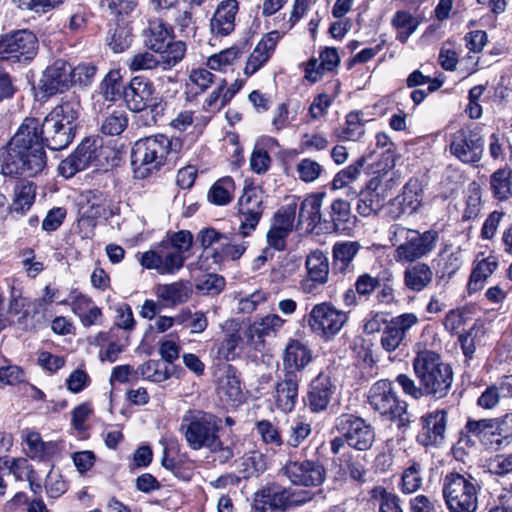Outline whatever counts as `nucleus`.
<instances>
[{"label":"nucleus","instance_id":"17","mask_svg":"<svg viewBox=\"0 0 512 512\" xmlns=\"http://www.w3.org/2000/svg\"><path fill=\"white\" fill-rule=\"evenodd\" d=\"M305 269L300 288L305 294H316L329 281L330 264L326 253L320 249L311 251L306 256Z\"/></svg>","mask_w":512,"mask_h":512},{"label":"nucleus","instance_id":"15","mask_svg":"<svg viewBox=\"0 0 512 512\" xmlns=\"http://www.w3.org/2000/svg\"><path fill=\"white\" fill-rule=\"evenodd\" d=\"M287 480L297 486L316 487L325 478V470L318 460H288L280 469Z\"/></svg>","mask_w":512,"mask_h":512},{"label":"nucleus","instance_id":"49","mask_svg":"<svg viewBox=\"0 0 512 512\" xmlns=\"http://www.w3.org/2000/svg\"><path fill=\"white\" fill-rule=\"evenodd\" d=\"M135 375L155 383H161L170 377L167 367L156 360H148L139 365Z\"/></svg>","mask_w":512,"mask_h":512},{"label":"nucleus","instance_id":"8","mask_svg":"<svg viewBox=\"0 0 512 512\" xmlns=\"http://www.w3.org/2000/svg\"><path fill=\"white\" fill-rule=\"evenodd\" d=\"M368 403L371 408L391 421H398V426H407L410 417L407 403L400 400L393 383L388 379L375 382L368 392Z\"/></svg>","mask_w":512,"mask_h":512},{"label":"nucleus","instance_id":"3","mask_svg":"<svg viewBox=\"0 0 512 512\" xmlns=\"http://www.w3.org/2000/svg\"><path fill=\"white\" fill-rule=\"evenodd\" d=\"M221 424L222 420L212 413L190 409L183 415L179 430L192 450L222 451L228 459L233 454L230 448L223 447L218 435Z\"/></svg>","mask_w":512,"mask_h":512},{"label":"nucleus","instance_id":"63","mask_svg":"<svg viewBox=\"0 0 512 512\" xmlns=\"http://www.w3.org/2000/svg\"><path fill=\"white\" fill-rule=\"evenodd\" d=\"M312 432L311 424L303 420H295L291 424L287 445L298 447Z\"/></svg>","mask_w":512,"mask_h":512},{"label":"nucleus","instance_id":"1","mask_svg":"<svg viewBox=\"0 0 512 512\" xmlns=\"http://www.w3.org/2000/svg\"><path fill=\"white\" fill-rule=\"evenodd\" d=\"M71 128L45 117L40 127L35 118H26L0 156V173L32 177L46 165L43 143L51 150H62L73 140Z\"/></svg>","mask_w":512,"mask_h":512},{"label":"nucleus","instance_id":"28","mask_svg":"<svg viewBox=\"0 0 512 512\" xmlns=\"http://www.w3.org/2000/svg\"><path fill=\"white\" fill-rule=\"evenodd\" d=\"M312 360L311 350L299 340L291 339L284 350L283 365L286 371H301Z\"/></svg>","mask_w":512,"mask_h":512},{"label":"nucleus","instance_id":"14","mask_svg":"<svg viewBox=\"0 0 512 512\" xmlns=\"http://www.w3.org/2000/svg\"><path fill=\"white\" fill-rule=\"evenodd\" d=\"M335 428L350 447L359 451L368 450L375 440L373 427L363 418L353 414H342L337 417Z\"/></svg>","mask_w":512,"mask_h":512},{"label":"nucleus","instance_id":"35","mask_svg":"<svg viewBox=\"0 0 512 512\" xmlns=\"http://www.w3.org/2000/svg\"><path fill=\"white\" fill-rule=\"evenodd\" d=\"M80 109V102L75 97H71L56 106L46 117L71 128V132L75 134Z\"/></svg>","mask_w":512,"mask_h":512},{"label":"nucleus","instance_id":"20","mask_svg":"<svg viewBox=\"0 0 512 512\" xmlns=\"http://www.w3.org/2000/svg\"><path fill=\"white\" fill-rule=\"evenodd\" d=\"M414 313H403L392 317L384 327L380 344L386 352H393L399 348L406 338L407 332L418 323Z\"/></svg>","mask_w":512,"mask_h":512},{"label":"nucleus","instance_id":"34","mask_svg":"<svg viewBox=\"0 0 512 512\" xmlns=\"http://www.w3.org/2000/svg\"><path fill=\"white\" fill-rule=\"evenodd\" d=\"M360 249L361 245L357 241L336 242L332 247L334 269L345 274L350 269Z\"/></svg>","mask_w":512,"mask_h":512},{"label":"nucleus","instance_id":"58","mask_svg":"<svg viewBox=\"0 0 512 512\" xmlns=\"http://www.w3.org/2000/svg\"><path fill=\"white\" fill-rule=\"evenodd\" d=\"M3 471L7 474H13L16 480L31 481L33 470L30 464L24 458L14 459L11 463L8 460L1 459Z\"/></svg>","mask_w":512,"mask_h":512},{"label":"nucleus","instance_id":"48","mask_svg":"<svg viewBox=\"0 0 512 512\" xmlns=\"http://www.w3.org/2000/svg\"><path fill=\"white\" fill-rule=\"evenodd\" d=\"M298 201L299 199L294 196L288 198L286 204L283 205L275 214L272 225L291 232L298 209Z\"/></svg>","mask_w":512,"mask_h":512},{"label":"nucleus","instance_id":"50","mask_svg":"<svg viewBox=\"0 0 512 512\" xmlns=\"http://www.w3.org/2000/svg\"><path fill=\"white\" fill-rule=\"evenodd\" d=\"M164 60L165 57L161 55L155 56L149 51H143L133 55L129 59L128 66L133 71L153 70L158 67L165 71V65L162 63Z\"/></svg>","mask_w":512,"mask_h":512},{"label":"nucleus","instance_id":"26","mask_svg":"<svg viewBox=\"0 0 512 512\" xmlns=\"http://www.w3.org/2000/svg\"><path fill=\"white\" fill-rule=\"evenodd\" d=\"M281 38V32L273 30L267 33L250 54L244 73L250 76L257 72L271 57Z\"/></svg>","mask_w":512,"mask_h":512},{"label":"nucleus","instance_id":"32","mask_svg":"<svg viewBox=\"0 0 512 512\" xmlns=\"http://www.w3.org/2000/svg\"><path fill=\"white\" fill-rule=\"evenodd\" d=\"M333 231L349 235L355 226V218L351 215L350 204L343 199H336L331 204L330 212Z\"/></svg>","mask_w":512,"mask_h":512},{"label":"nucleus","instance_id":"5","mask_svg":"<svg viewBox=\"0 0 512 512\" xmlns=\"http://www.w3.org/2000/svg\"><path fill=\"white\" fill-rule=\"evenodd\" d=\"M437 233L409 229L400 225L390 228V241L396 247L394 259L398 263H411L427 256L436 246Z\"/></svg>","mask_w":512,"mask_h":512},{"label":"nucleus","instance_id":"40","mask_svg":"<svg viewBox=\"0 0 512 512\" xmlns=\"http://www.w3.org/2000/svg\"><path fill=\"white\" fill-rule=\"evenodd\" d=\"M369 503H371L372 509L378 507L379 512H402L399 497L381 486L371 490Z\"/></svg>","mask_w":512,"mask_h":512},{"label":"nucleus","instance_id":"36","mask_svg":"<svg viewBox=\"0 0 512 512\" xmlns=\"http://www.w3.org/2000/svg\"><path fill=\"white\" fill-rule=\"evenodd\" d=\"M80 213L83 218L97 219L102 217L107 208L105 197L96 191H87L80 199Z\"/></svg>","mask_w":512,"mask_h":512},{"label":"nucleus","instance_id":"43","mask_svg":"<svg viewBox=\"0 0 512 512\" xmlns=\"http://www.w3.org/2000/svg\"><path fill=\"white\" fill-rule=\"evenodd\" d=\"M363 113L350 112L346 116L345 126L339 131L338 138L344 141H358L364 135Z\"/></svg>","mask_w":512,"mask_h":512},{"label":"nucleus","instance_id":"45","mask_svg":"<svg viewBox=\"0 0 512 512\" xmlns=\"http://www.w3.org/2000/svg\"><path fill=\"white\" fill-rule=\"evenodd\" d=\"M511 171L498 169L490 176V189L498 200H506L511 194Z\"/></svg>","mask_w":512,"mask_h":512},{"label":"nucleus","instance_id":"53","mask_svg":"<svg viewBox=\"0 0 512 512\" xmlns=\"http://www.w3.org/2000/svg\"><path fill=\"white\" fill-rule=\"evenodd\" d=\"M127 123L128 119L123 110H113L103 119L101 131L106 135H119L125 130Z\"/></svg>","mask_w":512,"mask_h":512},{"label":"nucleus","instance_id":"30","mask_svg":"<svg viewBox=\"0 0 512 512\" xmlns=\"http://www.w3.org/2000/svg\"><path fill=\"white\" fill-rule=\"evenodd\" d=\"M340 57L336 48L326 47L319 59H311L306 68V77L310 81H318L326 71H332L339 65Z\"/></svg>","mask_w":512,"mask_h":512},{"label":"nucleus","instance_id":"16","mask_svg":"<svg viewBox=\"0 0 512 512\" xmlns=\"http://www.w3.org/2000/svg\"><path fill=\"white\" fill-rule=\"evenodd\" d=\"M263 214V195L257 187H245L238 200L239 231L248 236L255 230Z\"/></svg>","mask_w":512,"mask_h":512},{"label":"nucleus","instance_id":"37","mask_svg":"<svg viewBox=\"0 0 512 512\" xmlns=\"http://www.w3.org/2000/svg\"><path fill=\"white\" fill-rule=\"evenodd\" d=\"M498 265L497 258L492 255L479 261L470 275L468 282L469 291L477 292L482 289L485 281L495 272Z\"/></svg>","mask_w":512,"mask_h":512},{"label":"nucleus","instance_id":"64","mask_svg":"<svg viewBox=\"0 0 512 512\" xmlns=\"http://www.w3.org/2000/svg\"><path fill=\"white\" fill-rule=\"evenodd\" d=\"M487 467L490 473L499 476L512 473V453L495 455L488 460Z\"/></svg>","mask_w":512,"mask_h":512},{"label":"nucleus","instance_id":"4","mask_svg":"<svg viewBox=\"0 0 512 512\" xmlns=\"http://www.w3.org/2000/svg\"><path fill=\"white\" fill-rule=\"evenodd\" d=\"M413 370L425 395L436 399L447 396L453 383V371L439 354L427 349L417 351Z\"/></svg>","mask_w":512,"mask_h":512},{"label":"nucleus","instance_id":"46","mask_svg":"<svg viewBox=\"0 0 512 512\" xmlns=\"http://www.w3.org/2000/svg\"><path fill=\"white\" fill-rule=\"evenodd\" d=\"M423 483V467L413 460L403 471L401 477V490L404 493H413L421 488Z\"/></svg>","mask_w":512,"mask_h":512},{"label":"nucleus","instance_id":"56","mask_svg":"<svg viewBox=\"0 0 512 512\" xmlns=\"http://www.w3.org/2000/svg\"><path fill=\"white\" fill-rule=\"evenodd\" d=\"M383 197H380V192H365L359 197L357 204V211L362 216H369L377 213L383 206Z\"/></svg>","mask_w":512,"mask_h":512},{"label":"nucleus","instance_id":"29","mask_svg":"<svg viewBox=\"0 0 512 512\" xmlns=\"http://www.w3.org/2000/svg\"><path fill=\"white\" fill-rule=\"evenodd\" d=\"M191 292L188 283L183 280L158 284L154 288L158 300L171 307L185 303L190 298Z\"/></svg>","mask_w":512,"mask_h":512},{"label":"nucleus","instance_id":"18","mask_svg":"<svg viewBox=\"0 0 512 512\" xmlns=\"http://www.w3.org/2000/svg\"><path fill=\"white\" fill-rule=\"evenodd\" d=\"M286 320L278 314H267L251 322L243 332V338L250 348L260 351L264 348L267 337H275Z\"/></svg>","mask_w":512,"mask_h":512},{"label":"nucleus","instance_id":"2","mask_svg":"<svg viewBox=\"0 0 512 512\" xmlns=\"http://www.w3.org/2000/svg\"><path fill=\"white\" fill-rule=\"evenodd\" d=\"M193 245V235L188 230L167 233L166 237L149 250L140 254L142 268L155 270L160 275H174L186 261V253Z\"/></svg>","mask_w":512,"mask_h":512},{"label":"nucleus","instance_id":"24","mask_svg":"<svg viewBox=\"0 0 512 512\" xmlns=\"http://www.w3.org/2000/svg\"><path fill=\"white\" fill-rule=\"evenodd\" d=\"M239 11L237 0H223L215 8L210 20V31L213 35L224 37L235 29L236 16Z\"/></svg>","mask_w":512,"mask_h":512},{"label":"nucleus","instance_id":"51","mask_svg":"<svg viewBox=\"0 0 512 512\" xmlns=\"http://www.w3.org/2000/svg\"><path fill=\"white\" fill-rule=\"evenodd\" d=\"M439 265L447 276L454 275L463 264V254L460 248H445L439 255Z\"/></svg>","mask_w":512,"mask_h":512},{"label":"nucleus","instance_id":"21","mask_svg":"<svg viewBox=\"0 0 512 512\" xmlns=\"http://www.w3.org/2000/svg\"><path fill=\"white\" fill-rule=\"evenodd\" d=\"M302 502L303 500L296 499L285 488L270 485L255 493L253 506L256 512H267L268 510H284Z\"/></svg>","mask_w":512,"mask_h":512},{"label":"nucleus","instance_id":"6","mask_svg":"<svg viewBox=\"0 0 512 512\" xmlns=\"http://www.w3.org/2000/svg\"><path fill=\"white\" fill-rule=\"evenodd\" d=\"M143 36L144 44L150 51L165 57L162 61L164 70H170L184 58L186 44L180 40L175 41L172 27L161 19L149 21Z\"/></svg>","mask_w":512,"mask_h":512},{"label":"nucleus","instance_id":"9","mask_svg":"<svg viewBox=\"0 0 512 512\" xmlns=\"http://www.w3.org/2000/svg\"><path fill=\"white\" fill-rule=\"evenodd\" d=\"M306 321L312 333L329 341L342 330L348 321V314L330 302H322L312 307Z\"/></svg>","mask_w":512,"mask_h":512},{"label":"nucleus","instance_id":"39","mask_svg":"<svg viewBox=\"0 0 512 512\" xmlns=\"http://www.w3.org/2000/svg\"><path fill=\"white\" fill-rule=\"evenodd\" d=\"M219 393L232 404L241 403L244 399L241 382L232 368H229L220 380Z\"/></svg>","mask_w":512,"mask_h":512},{"label":"nucleus","instance_id":"54","mask_svg":"<svg viewBox=\"0 0 512 512\" xmlns=\"http://www.w3.org/2000/svg\"><path fill=\"white\" fill-rule=\"evenodd\" d=\"M107 41L113 52L121 53L128 49L132 43L131 30L126 26L117 25L109 32Z\"/></svg>","mask_w":512,"mask_h":512},{"label":"nucleus","instance_id":"19","mask_svg":"<svg viewBox=\"0 0 512 512\" xmlns=\"http://www.w3.org/2000/svg\"><path fill=\"white\" fill-rule=\"evenodd\" d=\"M70 73L73 71L69 63L62 59L56 60L44 70L39 80V90L47 97L63 92L72 85Z\"/></svg>","mask_w":512,"mask_h":512},{"label":"nucleus","instance_id":"33","mask_svg":"<svg viewBox=\"0 0 512 512\" xmlns=\"http://www.w3.org/2000/svg\"><path fill=\"white\" fill-rule=\"evenodd\" d=\"M324 193L307 196L300 205L298 223H307V228L313 230L322 221L321 207Z\"/></svg>","mask_w":512,"mask_h":512},{"label":"nucleus","instance_id":"27","mask_svg":"<svg viewBox=\"0 0 512 512\" xmlns=\"http://www.w3.org/2000/svg\"><path fill=\"white\" fill-rule=\"evenodd\" d=\"M107 152L108 148L103 146L102 138L88 137L78 145L74 154L86 169L92 164L96 167L102 166V159L107 160L108 158Z\"/></svg>","mask_w":512,"mask_h":512},{"label":"nucleus","instance_id":"12","mask_svg":"<svg viewBox=\"0 0 512 512\" xmlns=\"http://www.w3.org/2000/svg\"><path fill=\"white\" fill-rule=\"evenodd\" d=\"M37 51V38L27 30L0 36V61L27 63Z\"/></svg>","mask_w":512,"mask_h":512},{"label":"nucleus","instance_id":"55","mask_svg":"<svg viewBox=\"0 0 512 512\" xmlns=\"http://www.w3.org/2000/svg\"><path fill=\"white\" fill-rule=\"evenodd\" d=\"M323 171V166L310 158L302 159L296 165L297 176L305 183L315 182L319 179Z\"/></svg>","mask_w":512,"mask_h":512},{"label":"nucleus","instance_id":"23","mask_svg":"<svg viewBox=\"0 0 512 512\" xmlns=\"http://www.w3.org/2000/svg\"><path fill=\"white\" fill-rule=\"evenodd\" d=\"M422 429L417 440L424 446H433L443 443L448 422L445 410H435L421 418Z\"/></svg>","mask_w":512,"mask_h":512},{"label":"nucleus","instance_id":"61","mask_svg":"<svg viewBox=\"0 0 512 512\" xmlns=\"http://www.w3.org/2000/svg\"><path fill=\"white\" fill-rule=\"evenodd\" d=\"M239 51L237 48L231 47L220 51L219 53H215L211 55L207 59V67L211 70L221 71L224 70L227 66L233 64V62L238 58Z\"/></svg>","mask_w":512,"mask_h":512},{"label":"nucleus","instance_id":"59","mask_svg":"<svg viewBox=\"0 0 512 512\" xmlns=\"http://www.w3.org/2000/svg\"><path fill=\"white\" fill-rule=\"evenodd\" d=\"M489 424V418H469L464 428L469 437L477 439L484 445H489Z\"/></svg>","mask_w":512,"mask_h":512},{"label":"nucleus","instance_id":"47","mask_svg":"<svg viewBox=\"0 0 512 512\" xmlns=\"http://www.w3.org/2000/svg\"><path fill=\"white\" fill-rule=\"evenodd\" d=\"M100 94L104 100L113 102L122 94L123 85L120 72L117 70L109 71L100 84Z\"/></svg>","mask_w":512,"mask_h":512},{"label":"nucleus","instance_id":"44","mask_svg":"<svg viewBox=\"0 0 512 512\" xmlns=\"http://www.w3.org/2000/svg\"><path fill=\"white\" fill-rule=\"evenodd\" d=\"M392 26L397 30V39L405 43L410 35L418 28L419 22L407 11H397L391 20Z\"/></svg>","mask_w":512,"mask_h":512},{"label":"nucleus","instance_id":"10","mask_svg":"<svg viewBox=\"0 0 512 512\" xmlns=\"http://www.w3.org/2000/svg\"><path fill=\"white\" fill-rule=\"evenodd\" d=\"M443 495L451 512H475L477 508L475 484L459 473L446 475Z\"/></svg>","mask_w":512,"mask_h":512},{"label":"nucleus","instance_id":"38","mask_svg":"<svg viewBox=\"0 0 512 512\" xmlns=\"http://www.w3.org/2000/svg\"><path fill=\"white\" fill-rule=\"evenodd\" d=\"M35 199V186L32 182L21 180L14 188V198L10 206L12 212L23 214L32 206Z\"/></svg>","mask_w":512,"mask_h":512},{"label":"nucleus","instance_id":"62","mask_svg":"<svg viewBox=\"0 0 512 512\" xmlns=\"http://www.w3.org/2000/svg\"><path fill=\"white\" fill-rule=\"evenodd\" d=\"M256 431L267 445L280 447L283 444L279 429L268 420L258 421Z\"/></svg>","mask_w":512,"mask_h":512},{"label":"nucleus","instance_id":"7","mask_svg":"<svg viewBox=\"0 0 512 512\" xmlns=\"http://www.w3.org/2000/svg\"><path fill=\"white\" fill-rule=\"evenodd\" d=\"M170 149L171 140L163 134L139 139L131 151V165L136 173L144 177L164 165Z\"/></svg>","mask_w":512,"mask_h":512},{"label":"nucleus","instance_id":"42","mask_svg":"<svg viewBox=\"0 0 512 512\" xmlns=\"http://www.w3.org/2000/svg\"><path fill=\"white\" fill-rule=\"evenodd\" d=\"M234 189L233 179L223 177L212 185L208 192V199L216 205H226L232 200Z\"/></svg>","mask_w":512,"mask_h":512},{"label":"nucleus","instance_id":"41","mask_svg":"<svg viewBox=\"0 0 512 512\" xmlns=\"http://www.w3.org/2000/svg\"><path fill=\"white\" fill-rule=\"evenodd\" d=\"M246 242H237L230 235H225V240L220 243L217 252H212L211 257L214 263H221L225 260H238L246 251Z\"/></svg>","mask_w":512,"mask_h":512},{"label":"nucleus","instance_id":"11","mask_svg":"<svg viewBox=\"0 0 512 512\" xmlns=\"http://www.w3.org/2000/svg\"><path fill=\"white\" fill-rule=\"evenodd\" d=\"M484 138L474 127H464L450 136L449 152L464 164H476L483 156Z\"/></svg>","mask_w":512,"mask_h":512},{"label":"nucleus","instance_id":"13","mask_svg":"<svg viewBox=\"0 0 512 512\" xmlns=\"http://www.w3.org/2000/svg\"><path fill=\"white\" fill-rule=\"evenodd\" d=\"M124 98L131 111L140 112L147 108L153 114V118L162 110L161 99L157 96L153 83L142 76H135L130 80L124 90Z\"/></svg>","mask_w":512,"mask_h":512},{"label":"nucleus","instance_id":"52","mask_svg":"<svg viewBox=\"0 0 512 512\" xmlns=\"http://www.w3.org/2000/svg\"><path fill=\"white\" fill-rule=\"evenodd\" d=\"M364 163V158H359L357 161L347 166L345 169L339 171L333 179V188L342 189L356 181L361 175Z\"/></svg>","mask_w":512,"mask_h":512},{"label":"nucleus","instance_id":"60","mask_svg":"<svg viewBox=\"0 0 512 512\" xmlns=\"http://www.w3.org/2000/svg\"><path fill=\"white\" fill-rule=\"evenodd\" d=\"M401 201H405L407 207L413 213L418 210L422 203V188L417 180H410L403 188Z\"/></svg>","mask_w":512,"mask_h":512},{"label":"nucleus","instance_id":"25","mask_svg":"<svg viewBox=\"0 0 512 512\" xmlns=\"http://www.w3.org/2000/svg\"><path fill=\"white\" fill-rule=\"evenodd\" d=\"M273 401L278 410L291 412L298 401V378L294 371H286L282 380L275 385Z\"/></svg>","mask_w":512,"mask_h":512},{"label":"nucleus","instance_id":"57","mask_svg":"<svg viewBox=\"0 0 512 512\" xmlns=\"http://www.w3.org/2000/svg\"><path fill=\"white\" fill-rule=\"evenodd\" d=\"M311 0H295L289 19L283 17L278 22L277 32H281V37L288 32L306 13Z\"/></svg>","mask_w":512,"mask_h":512},{"label":"nucleus","instance_id":"31","mask_svg":"<svg viewBox=\"0 0 512 512\" xmlns=\"http://www.w3.org/2000/svg\"><path fill=\"white\" fill-rule=\"evenodd\" d=\"M433 276V271L428 264L418 262L405 269L403 279L409 290L421 292L432 283Z\"/></svg>","mask_w":512,"mask_h":512},{"label":"nucleus","instance_id":"22","mask_svg":"<svg viewBox=\"0 0 512 512\" xmlns=\"http://www.w3.org/2000/svg\"><path fill=\"white\" fill-rule=\"evenodd\" d=\"M337 386L330 376L320 373L309 384L306 397V405L313 413H320L327 410Z\"/></svg>","mask_w":512,"mask_h":512}]
</instances>
